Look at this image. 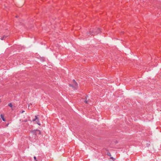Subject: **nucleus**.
Instances as JSON below:
<instances>
[{
	"instance_id": "nucleus-1",
	"label": "nucleus",
	"mask_w": 161,
	"mask_h": 161,
	"mask_svg": "<svg viewBox=\"0 0 161 161\" xmlns=\"http://www.w3.org/2000/svg\"><path fill=\"white\" fill-rule=\"evenodd\" d=\"M36 132H38V134H41V132L40 130H32L31 132L34 134L35 135H36Z\"/></svg>"
},
{
	"instance_id": "nucleus-2",
	"label": "nucleus",
	"mask_w": 161,
	"mask_h": 161,
	"mask_svg": "<svg viewBox=\"0 0 161 161\" xmlns=\"http://www.w3.org/2000/svg\"><path fill=\"white\" fill-rule=\"evenodd\" d=\"M0 116H1V119H2L3 121H5V118H4V117L3 115L2 114H1L0 115Z\"/></svg>"
},
{
	"instance_id": "nucleus-3",
	"label": "nucleus",
	"mask_w": 161,
	"mask_h": 161,
	"mask_svg": "<svg viewBox=\"0 0 161 161\" xmlns=\"http://www.w3.org/2000/svg\"><path fill=\"white\" fill-rule=\"evenodd\" d=\"M73 81L75 85V86H77L78 84H77V82H76V81H75V80H73Z\"/></svg>"
},
{
	"instance_id": "nucleus-4",
	"label": "nucleus",
	"mask_w": 161,
	"mask_h": 161,
	"mask_svg": "<svg viewBox=\"0 0 161 161\" xmlns=\"http://www.w3.org/2000/svg\"><path fill=\"white\" fill-rule=\"evenodd\" d=\"M37 119V117L36 116H35V118L33 119V121H35Z\"/></svg>"
},
{
	"instance_id": "nucleus-5",
	"label": "nucleus",
	"mask_w": 161,
	"mask_h": 161,
	"mask_svg": "<svg viewBox=\"0 0 161 161\" xmlns=\"http://www.w3.org/2000/svg\"><path fill=\"white\" fill-rule=\"evenodd\" d=\"M8 36V35H7V36L3 35V38H4V40L6 38V37H7Z\"/></svg>"
},
{
	"instance_id": "nucleus-6",
	"label": "nucleus",
	"mask_w": 161,
	"mask_h": 161,
	"mask_svg": "<svg viewBox=\"0 0 161 161\" xmlns=\"http://www.w3.org/2000/svg\"><path fill=\"white\" fill-rule=\"evenodd\" d=\"M85 103H86V104H87L88 103V101L87 100V98H86V99L85 100Z\"/></svg>"
},
{
	"instance_id": "nucleus-7",
	"label": "nucleus",
	"mask_w": 161,
	"mask_h": 161,
	"mask_svg": "<svg viewBox=\"0 0 161 161\" xmlns=\"http://www.w3.org/2000/svg\"><path fill=\"white\" fill-rule=\"evenodd\" d=\"M8 105L11 107H12V105L11 103H9L8 104Z\"/></svg>"
},
{
	"instance_id": "nucleus-8",
	"label": "nucleus",
	"mask_w": 161,
	"mask_h": 161,
	"mask_svg": "<svg viewBox=\"0 0 161 161\" xmlns=\"http://www.w3.org/2000/svg\"><path fill=\"white\" fill-rule=\"evenodd\" d=\"M92 35H96V34H97V33H95L94 32H93L92 31Z\"/></svg>"
},
{
	"instance_id": "nucleus-9",
	"label": "nucleus",
	"mask_w": 161,
	"mask_h": 161,
	"mask_svg": "<svg viewBox=\"0 0 161 161\" xmlns=\"http://www.w3.org/2000/svg\"><path fill=\"white\" fill-rule=\"evenodd\" d=\"M0 39H1V40H4V38H3V36L1 37L0 38Z\"/></svg>"
},
{
	"instance_id": "nucleus-10",
	"label": "nucleus",
	"mask_w": 161,
	"mask_h": 161,
	"mask_svg": "<svg viewBox=\"0 0 161 161\" xmlns=\"http://www.w3.org/2000/svg\"><path fill=\"white\" fill-rule=\"evenodd\" d=\"M34 159H35V160H36V157L35 156H34Z\"/></svg>"
},
{
	"instance_id": "nucleus-11",
	"label": "nucleus",
	"mask_w": 161,
	"mask_h": 161,
	"mask_svg": "<svg viewBox=\"0 0 161 161\" xmlns=\"http://www.w3.org/2000/svg\"><path fill=\"white\" fill-rule=\"evenodd\" d=\"M69 86H72V87H73V86L72 85L70 84Z\"/></svg>"
},
{
	"instance_id": "nucleus-12",
	"label": "nucleus",
	"mask_w": 161,
	"mask_h": 161,
	"mask_svg": "<svg viewBox=\"0 0 161 161\" xmlns=\"http://www.w3.org/2000/svg\"><path fill=\"white\" fill-rule=\"evenodd\" d=\"M121 33H122L123 34L124 33H123V32H121Z\"/></svg>"
},
{
	"instance_id": "nucleus-13",
	"label": "nucleus",
	"mask_w": 161,
	"mask_h": 161,
	"mask_svg": "<svg viewBox=\"0 0 161 161\" xmlns=\"http://www.w3.org/2000/svg\"><path fill=\"white\" fill-rule=\"evenodd\" d=\"M38 125H40V124H38Z\"/></svg>"
},
{
	"instance_id": "nucleus-14",
	"label": "nucleus",
	"mask_w": 161,
	"mask_h": 161,
	"mask_svg": "<svg viewBox=\"0 0 161 161\" xmlns=\"http://www.w3.org/2000/svg\"><path fill=\"white\" fill-rule=\"evenodd\" d=\"M97 30H99V31L100 30V29H98V28L97 29Z\"/></svg>"
},
{
	"instance_id": "nucleus-15",
	"label": "nucleus",
	"mask_w": 161,
	"mask_h": 161,
	"mask_svg": "<svg viewBox=\"0 0 161 161\" xmlns=\"http://www.w3.org/2000/svg\"><path fill=\"white\" fill-rule=\"evenodd\" d=\"M86 98H87V96L86 95Z\"/></svg>"
},
{
	"instance_id": "nucleus-16",
	"label": "nucleus",
	"mask_w": 161,
	"mask_h": 161,
	"mask_svg": "<svg viewBox=\"0 0 161 161\" xmlns=\"http://www.w3.org/2000/svg\"><path fill=\"white\" fill-rule=\"evenodd\" d=\"M17 17V16H16V17Z\"/></svg>"
},
{
	"instance_id": "nucleus-17",
	"label": "nucleus",
	"mask_w": 161,
	"mask_h": 161,
	"mask_svg": "<svg viewBox=\"0 0 161 161\" xmlns=\"http://www.w3.org/2000/svg\"><path fill=\"white\" fill-rule=\"evenodd\" d=\"M24 111H23L22 113H23V112H24Z\"/></svg>"
}]
</instances>
